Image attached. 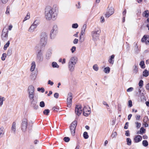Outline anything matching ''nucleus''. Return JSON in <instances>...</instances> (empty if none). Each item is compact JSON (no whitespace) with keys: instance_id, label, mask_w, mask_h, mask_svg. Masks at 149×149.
Instances as JSON below:
<instances>
[{"instance_id":"6e6d98bb","label":"nucleus","mask_w":149,"mask_h":149,"mask_svg":"<svg viewBox=\"0 0 149 149\" xmlns=\"http://www.w3.org/2000/svg\"><path fill=\"white\" fill-rule=\"evenodd\" d=\"M134 90V88L132 87H130L127 90V92H130Z\"/></svg>"},{"instance_id":"58836bf2","label":"nucleus","mask_w":149,"mask_h":149,"mask_svg":"<svg viewBox=\"0 0 149 149\" xmlns=\"http://www.w3.org/2000/svg\"><path fill=\"white\" fill-rule=\"evenodd\" d=\"M93 69L96 71H97L98 70V67L97 64L94 65L93 66Z\"/></svg>"},{"instance_id":"3c124183","label":"nucleus","mask_w":149,"mask_h":149,"mask_svg":"<svg viewBox=\"0 0 149 149\" xmlns=\"http://www.w3.org/2000/svg\"><path fill=\"white\" fill-rule=\"evenodd\" d=\"M6 13L8 15L10 14V8L9 7H7V8L6 11Z\"/></svg>"},{"instance_id":"9d476101","label":"nucleus","mask_w":149,"mask_h":149,"mask_svg":"<svg viewBox=\"0 0 149 149\" xmlns=\"http://www.w3.org/2000/svg\"><path fill=\"white\" fill-rule=\"evenodd\" d=\"M82 110L80 105H77L75 108V113L76 115L79 116L82 112Z\"/></svg>"},{"instance_id":"1a4fd4ad","label":"nucleus","mask_w":149,"mask_h":149,"mask_svg":"<svg viewBox=\"0 0 149 149\" xmlns=\"http://www.w3.org/2000/svg\"><path fill=\"white\" fill-rule=\"evenodd\" d=\"M27 125V119L26 118H24L22 120L21 127L22 130L23 132H25L26 131Z\"/></svg>"},{"instance_id":"5701e85b","label":"nucleus","mask_w":149,"mask_h":149,"mask_svg":"<svg viewBox=\"0 0 149 149\" xmlns=\"http://www.w3.org/2000/svg\"><path fill=\"white\" fill-rule=\"evenodd\" d=\"M149 12L148 10L145 11L143 13V16L146 17H148L149 16Z\"/></svg>"},{"instance_id":"aec40b11","label":"nucleus","mask_w":149,"mask_h":149,"mask_svg":"<svg viewBox=\"0 0 149 149\" xmlns=\"http://www.w3.org/2000/svg\"><path fill=\"white\" fill-rule=\"evenodd\" d=\"M27 91L28 92H32L34 93V87L32 85L29 86L28 87Z\"/></svg>"},{"instance_id":"412c9836","label":"nucleus","mask_w":149,"mask_h":149,"mask_svg":"<svg viewBox=\"0 0 149 149\" xmlns=\"http://www.w3.org/2000/svg\"><path fill=\"white\" fill-rule=\"evenodd\" d=\"M11 130L14 133H15L16 131V123L15 122H13L12 124L11 127Z\"/></svg>"},{"instance_id":"cd10ccee","label":"nucleus","mask_w":149,"mask_h":149,"mask_svg":"<svg viewBox=\"0 0 149 149\" xmlns=\"http://www.w3.org/2000/svg\"><path fill=\"white\" fill-rule=\"evenodd\" d=\"M58 29L57 26L56 24H55L53 25L52 29L51 30L58 32Z\"/></svg>"},{"instance_id":"f3484780","label":"nucleus","mask_w":149,"mask_h":149,"mask_svg":"<svg viewBox=\"0 0 149 149\" xmlns=\"http://www.w3.org/2000/svg\"><path fill=\"white\" fill-rule=\"evenodd\" d=\"M52 54V52L50 50H48L46 54V58L47 59H49L51 56Z\"/></svg>"},{"instance_id":"a19ab883","label":"nucleus","mask_w":149,"mask_h":149,"mask_svg":"<svg viewBox=\"0 0 149 149\" xmlns=\"http://www.w3.org/2000/svg\"><path fill=\"white\" fill-rule=\"evenodd\" d=\"M78 26V24L77 23L74 24H72V27L73 28H74V29L77 28Z\"/></svg>"},{"instance_id":"a211bd4d","label":"nucleus","mask_w":149,"mask_h":149,"mask_svg":"<svg viewBox=\"0 0 149 149\" xmlns=\"http://www.w3.org/2000/svg\"><path fill=\"white\" fill-rule=\"evenodd\" d=\"M29 94V97L31 101L34 100L33 98L34 96V93L32 92H28Z\"/></svg>"},{"instance_id":"c756f323","label":"nucleus","mask_w":149,"mask_h":149,"mask_svg":"<svg viewBox=\"0 0 149 149\" xmlns=\"http://www.w3.org/2000/svg\"><path fill=\"white\" fill-rule=\"evenodd\" d=\"M39 24V20H38L36 19V20H35V21H34V22H33V24H32L37 27V26Z\"/></svg>"},{"instance_id":"9b49d317","label":"nucleus","mask_w":149,"mask_h":149,"mask_svg":"<svg viewBox=\"0 0 149 149\" xmlns=\"http://www.w3.org/2000/svg\"><path fill=\"white\" fill-rule=\"evenodd\" d=\"M5 31V30L4 29L1 35V38L3 40H6L8 36V31L7 30H6Z\"/></svg>"},{"instance_id":"6ab92c4d","label":"nucleus","mask_w":149,"mask_h":149,"mask_svg":"<svg viewBox=\"0 0 149 149\" xmlns=\"http://www.w3.org/2000/svg\"><path fill=\"white\" fill-rule=\"evenodd\" d=\"M36 66V63L35 61H33L31 64V66L30 68V70L31 72L34 71Z\"/></svg>"},{"instance_id":"4d7b16f0","label":"nucleus","mask_w":149,"mask_h":149,"mask_svg":"<svg viewBox=\"0 0 149 149\" xmlns=\"http://www.w3.org/2000/svg\"><path fill=\"white\" fill-rule=\"evenodd\" d=\"M117 136V133L116 132H113L111 136L112 137L114 138L116 137Z\"/></svg>"},{"instance_id":"c9c22d12","label":"nucleus","mask_w":149,"mask_h":149,"mask_svg":"<svg viewBox=\"0 0 149 149\" xmlns=\"http://www.w3.org/2000/svg\"><path fill=\"white\" fill-rule=\"evenodd\" d=\"M4 98V97H2L1 96H0V107H1L3 105Z\"/></svg>"},{"instance_id":"774afa93","label":"nucleus","mask_w":149,"mask_h":149,"mask_svg":"<svg viewBox=\"0 0 149 149\" xmlns=\"http://www.w3.org/2000/svg\"><path fill=\"white\" fill-rule=\"evenodd\" d=\"M145 42L146 44H149V38H148Z\"/></svg>"},{"instance_id":"72a5a7b5","label":"nucleus","mask_w":149,"mask_h":149,"mask_svg":"<svg viewBox=\"0 0 149 149\" xmlns=\"http://www.w3.org/2000/svg\"><path fill=\"white\" fill-rule=\"evenodd\" d=\"M52 66L53 68H58L59 67V65L57 63L54 62L52 63Z\"/></svg>"},{"instance_id":"ea45409f","label":"nucleus","mask_w":149,"mask_h":149,"mask_svg":"<svg viewBox=\"0 0 149 149\" xmlns=\"http://www.w3.org/2000/svg\"><path fill=\"white\" fill-rule=\"evenodd\" d=\"M49 110L48 109H45L43 111V113L46 115H48L49 113Z\"/></svg>"},{"instance_id":"b1692460","label":"nucleus","mask_w":149,"mask_h":149,"mask_svg":"<svg viewBox=\"0 0 149 149\" xmlns=\"http://www.w3.org/2000/svg\"><path fill=\"white\" fill-rule=\"evenodd\" d=\"M149 75L148 71L146 70H145L143 72V75L145 77L148 76Z\"/></svg>"},{"instance_id":"79ce46f5","label":"nucleus","mask_w":149,"mask_h":149,"mask_svg":"<svg viewBox=\"0 0 149 149\" xmlns=\"http://www.w3.org/2000/svg\"><path fill=\"white\" fill-rule=\"evenodd\" d=\"M148 37L146 36H144L143 38L141 39V41L142 42H145L146 40Z\"/></svg>"},{"instance_id":"0e129e2a","label":"nucleus","mask_w":149,"mask_h":149,"mask_svg":"<svg viewBox=\"0 0 149 149\" xmlns=\"http://www.w3.org/2000/svg\"><path fill=\"white\" fill-rule=\"evenodd\" d=\"M83 111H89V108H88L86 107H84L83 109Z\"/></svg>"},{"instance_id":"e2e57ef3","label":"nucleus","mask_w":149,"mask_h":149,"mask_svg":"<svg viewBox=\"0 0 149 149\" xmlns=\"http://www.w3.org/2000/svg\"><path fill=\"white\" fill-rule=\"evenodd\" d=\"M48 84L52 86L54 84V83L50 80H49L48 82Z\"/></svg>"},{"instance_id":"473e14b6","label":"nucleus","mask_w":149,"mask_h":149,"mask_svg":"<svg viewBox=\"0 0 149 149\" xmlns=\"http://www.w3.org/2000/svg\"><path fill=\"white\" fill-rule=\"evenodd\" d=\"M83 136L85 139H87L89 137L88 134L87 132H85L84 133Z\"/></svg>"},{"instance_id":"a18cd8bd","label":"nucleus","mask_w":149,"mask_h":149,"mask_svg":"<svg viewBox=\"0 0 149 149\" xmlns=\"http://www.w3.org/2000/svg\"><path fill=\"white\" fill-rule=\"evenodd\" d=\"M40 106L41 107H43L45 106V104L43 101H41L40 103Z\"/></svg>"},{"instance_id":"bb28decb","label":"nucleus","mask_w":149,"mask_h":149,"mask_svg":"<svg viewBox=\"0 0 149 149\" xmlns=\"http://www.w3.org/2000/svg\"><path fill=\"white\" fill-rule=\"evenodd\" d=\"M4 133V128L1 127L0 128V136H3Z\"/></svg>"},{"instance_id":"2eb2a0df","label":"nucleus","mask_w":149,"mask_h":149,"mask_svg":"<svg viewBox=\"0 0 149 149\" xmlns=\"http://www.w3.org/2000/svg\"><path fill=\"white\" fill-rule=\"evenodd\" d=\"M36 27V26L32 24L28 29V31L29 32H33Z\"/></svg>"},{"instance_id":"e433bc0d","label":"nucleus","mask_w":149,"mask_h":149,"mask_svg":"<svg viewBox=\"0 0 149 149\" xmlns=\"http://www.w3.org/2000/svg\"><path fill=\"white\" fill-rule=\"evenodd\" d=\"M6 54L5 53H4L3 54L2 56L1 57V60L2 61H4L5 60L6 58Z\"/></svg>"},{"instance_id":"680f3d73","label":"nucleus","mask_w":149,"mask_h":149,"mask_svg":"<svg viewBox=\"0 0 149 149\" xmlns=\"http://www.w3.org/2000/svg\"><path fill=\"white\" fill-rule=\"evenodd\" d=\"M128 124L129 123L128 122H126V123L124 127L125 129H126L128 128Z\"/></svg>"},{"instance_id":"c03bdc74","label":"nucleus","mask_w":149,"mask_h":149,"mask_svg":"<svg viewBox=\"0 0 149 149\" xmlns=\"http://www.w3.org/2000/svg\"><path fill=\"white\" fill-rule=\"evenodd\" d=\"M139 86L142 87L143 86V81L142 80H141L139 81Z\"/></svg>"},{"instance_id":"2f4dec72","label":"nucleus","mask_w":149,"mask_h":149,"mask_svg":"<svg viewBox=\"0 0 149 149\" xmlns=\"http://www.w3.org/2000/svg\"><path fill=\"white\" fill-rule=\"evenodd\" d=\"M142 144L143 146L146 147L148 145V142L146 140H143L142 142Z\"/></svg>"},{"instance_id":"5fc2aeb1","label":"nucleus","mask_w":149,"mask_h":149,"mask_svg":"<svg viewBox=\"0 0 149 149\" xmlns=\"http://www.w3.org/2000/svg\"><path fill=\"white\" fill-rule=\"evenodd\" d=\"M132 101L131 100H129L128 101V106L129 107H132Z\"/></svg>"},{"instance_id":"7c9ffc66","label":"nucleus","mask_w":149,"mask_h":149,"mask_svg":"<svg viewBox=\"0 0 149 149\" xmlns=\"http://www.w3.org/2000/svg\"><path fill=\"white\" fill-rule=\"evenodd\" d=\"M10 45V41H8L7 43L4 45L3 49L5 50H6L7 48L9 47Z\"/></svg>"},{"instance_id":"09e8293b","label":"nucleus","mask_w":149,"mask_h":149,"mask_svg":"<svg viewBox=\"0 0 149 149\" xmlns=\"http://www.w3.org/2000/svg\"><path fill=\"white\" fill-rule=\"evenodd\" d=\"M64 140L65 142H68L70 140V138L68 137H65L63 139Z\"/></svg>"},{"instance_id":"20e7f679","label":"nucleus","mask_w":149,"mask_h":149,"mask_svg":"<svg viewBox=\"0 0 149 149\" xmlns=\"http://www.w3.org/2000/svg\"><path fill=\"white\" fill-rule=\"evenodd\" d=\"M48 36L47 33L45 32L41 33L40 35V44L41 48L45 47L47 43Z\"/></svg>"},{"instance_id":"ddd939ff","label":"nucleus","mask_w":149,"mask_h":149,"mask_svg":"<svg viewBox=\"0 0 149 149\" xmlns=\"http://www.w3.org/2000/svg\"><path fill=\"white\" fill-rule=\"evenodd\" d=\"M142 139V137L140 135H138L135 136L134 138V140L136 143H138Z\"/></svg>"},{"instance_id":"4468645a","label":"nucleus","mask_w":149,"mask_h":149,"mask_svg":"<svg viewBox=\"0 0 149 149\" xmlns=\"http://www.w3.org/2000/svg\"><path fill=\"white\" fill-rule=\"evenodd\" d=\"M58 32L51 30L50 33V37L52 39H54L56 35Z\"/></svg>"},{"instance_id":"393cba45","label":"nucleus","mask_w":149,"mask_h":149,"mask_svg":"<svg viewBox=\"0 0 149 149\" xmlns=\"http://www.w3.org/2000/svg\"><path fill=\"white\" fill-rule=\"evenodd\" d=\"M103 71L105 73L108 74L110 72V68L109 67H107L104 69Z\"/></svg>"},{"instance_id":"7ed1b4c3","label":"nucleus","mask_w":149,"mask_h":149,"mask_svg":"<svg viewBox=\"0 0 149 149\" xmlns=\"http://www.w3.org/2000/svg\"><path fill=\"white\" fill-rule=\"evenodd\" d=\"M36 55V61L37 62L42 61L43 60V52L42 49L38 45L36 46L35 48Z\"/></svg>"},{"instance_id":"a878e982","label":"nucleus","mask_w":149,"mask_h":149,"mask_svg":"<svg viewBox=\"0 0 149 149\" xmlns=\"http://www.w3.org/2000/svg\"><path fill=\"white\" fill-rule=\"evenodd\" d=\"M91 113V110L90 108H89V111H86L85 110V111H83V114L84 116H88Z\"/></svg>"},{"instance_id":"338daca9","label":"nucleus","mask_w":149,"mask_h":149,"mask_svg":"<svg viewBox=\"0 0 149 149\" xmlns=\"http://www.w3.org/2000/svg\"><path fill=\"white\" fill-rule=\"evenodd\" d=\"M146 88L147 90L149 91V83L146 85Z\"/></svg>"},{"instance_id":"49530a36","label":"nucleus","mask_w":149,"mask_h":149,"mask_svg":"<svg viewBox=\"0 0 149 149\" xmlns=\"http://www.w3.org/2000/svg\"><path fill=\"white\" fill-rule=\"evenodd\" d=\"M37 91H41L42 93H44L45 91V89L43 88H37Z\"/></svg>"},{"instance_id":"39448f33","label":"nucleus","mask_w":149,"mask_h":149,"mask_svg":"<svg viewBox=\"0 0 149 149\" xmlns=\"http://www.w3.org/2000/svg\"><path fill=\"white\" fill-rule=\"evenodd\" d=\"M100 33V29H96L92 31L91 34L93 40L96 41L98 39Z\"/></svg>"},{"instance_id":"de8ad7c7","label":"nucleus","mask_w":149,"mask_h":149,"mask_svg":"<svg viewBox=\"0 0 149 149\" xmlns=\"http://www.w3.org/2000/svg\"><path fill=\"white\" fill-rule=\"evenodd\" d=\"M76 47L75 46L72 47L70 49L72 53H73L75 51Z\"/></svg>"},{"instance_id":"37998d69","label":"nucleus","mask_w":149,"mask_h":149,"mask_svg":"<svg viewBox=\"0 0 149 149\" xmlns=\"http://www.w3.org/2000/svg\"><path fill=\"white\" fill-rule=\"evenodd\" d=\"M12 53V50L11 49H9L7 51V54L8 56H10Z\"/></svg>"},{"instance_id":"69168bd1","label":"nucleus","mask_w":149,"mask_h":149,"mask_svg":"<svg viewBox=\"0 0 149 149\" xmlns=\"http://www.w3.org/2000/svg\"><path fill=\"white\" fill-rule=\"evenodd\" d=\"M78 39H75L73 41V42L74 44H76L78 43Z\"/></svg>"},{"instance_id":"4c0bfd02","label":"nucleus","mask_w":149,"mask_h":149,"mask_svg":"<svg viewBox=\"0 0 149 149\" xmlns=\"http://www.w3.org/2000/svg\"><path fill=\"white\" fill-rule=\"evenodd\" d=\"M127 144L128 145H130L131 144V140L130 138L127 139Z\"/></svg>"},{"instance_id":"4be33fe9","label":"nucleus","mask_w":149,"mask_h":149,"mask_svg":"<svg viewBox=\"0 0 149 149\" xmlns=\"http://www.w3.org/2000/svg\"><path fill=\"white\" fill-rule=\"evenodd\" d=\"M86 24H84L83 26L82 27L81 29V35L83 36V35L84 34L85 32V30L86 28Z\"/></svg>"},{"instance_id":"13d9d810","label":"nucleus","mask_w":149,"mask_h":149,"mask_svg":"<svg viewBox=\"0 0 149 149\" xmlns=\"http://www.w3.org/2000/svg\"><path fill=\"white\" fill-rule=\"evenodd\" d=\"M54 97L57 99L59 97V94L58 93H55L54 94Z\"/></svg>"},{"instance_id":"6e6552de","label":"nucleus","mask_w":149,"mask_h":149,"mask_svg":"<svg viewBox=\"0 0 149 149\" xmlns=\"http://www.w3.org/2000/svg\"><path fill=\"white\" fill-rule=\"evenodd\" d=\"M114 9L112 7H108L107 10V11L105 14L106 17L108 18L114 13Z\"/></svg>"},{"instance_id":"f257e3e1","label":"nucleus","mask_w":149,"mask_h":149,"mask_svg":"<svg viewBox=\"0 0 149 149\" xmlns=\"http://www.w3.org/2000/svg\"><path fill=\"white\" fill-rule=\"evenodd\" d=\"M58 13L57 9L52 8L49 6L47 7L45 10V18L47 21H50L52 19L54 20L57 17Z\"/></svg>"},{"instance_id":"dca6fc26","label":"nucleus","mask_w":149,"mask_h":149,"mask_svg":"<svg viewBox=\"0 0 149 149\" xmlns=\"http://www.w3.org/2000/svg\"><path fill=\"white\" fill-rule=\"evenodd\" d=\"M115 56L114 55H111L109 57V58L108 60V62L109 63L111 64H113L114 62V58Z\"/></svg>"},{"instance_id":"423d86ee","label":"nucleus","mask_w":149,"mask_h":149,"mask_svg":"<svg viewBox=\"0 0 149 149\" xmlns=\"http://www.w3.org/2000/svg\"><path fill=\"white\" fill-rule=\"evenodd\" d=\"M77 121L74 120L71 123L70 127L71 134L73 136H74L75 135V129L77 125Z\"/></svg>"},{"instance_id":"f704fd0d","label":"nucleus","mask_w":149,"mask_h":149,"mask_svg":"<svg viewBox=\"0 0 149 149\" xmlns=\"http://www.w3.org/2000/svg\"><path fill=\"white\" fill-rule=\"evenodd\" d=\"M139 65L141 66V68H145V67L144 66V65H145L144 62L143 61H141Z\"/></svg>"},{"instance_id":"052dcab7","label":"nucleus","mask_w":149,"mask_h":149,"mask_svg":"<svg viewBox=\"0 0 149 149\" xmlns=\"http://www.w3.org/2000/svg\"><path fill=\"white\" fill-rule=\"evenodd\" d=\"M105 21L104 18L103 16H102L100 18V22L101 23L104 22Z\"/></svg>"},{"instance_id":"8fccbe9b","label":"nucleus","mask_w":149,"mask_h":149,"mask_svg":"<svg viewBox=\"0 0 149 149\" xmlns=\"http://www.w3.org/2000/svg\"><path fill=\"white\" fill-rule=\"evenodd\" d=\"M84 40V39L82 36L81 35L79 36V41L81 42H83Z\"/></svg>"},{"instance_id":"0eeeda50","label":"nucleus","mask_w":149,"mask_h":149,"mask_svg":"<svg viewBox=\"0 0 149 149\" xmlns=\"http://www.w3.org/2000/svg\"><path fill=\"white\" fill-rule=\"evenodd\" d=\"M72 99V93H69L68 94L67 100V106L68 107L70 108L71 107Z\"/></svg>"},{"instance_id":"864d4df0","label":"nucleus","mask_w":149,"mask_h":149,"mask_svg":"<svg viewBox=\"0 0 149 149\" xmlns=\"http://www.w3.org/2000/svg\"><path fill=\"white\" fill-rule=\"evenodd\" d=\"M140 130L142 134L144 133L146 131V130L144 129L143 127H141Z\"/></svg>"},{"instance_id":"f8f14e48","label":"nucleus","mask_w":149,"mask_h":149,"mask_svg":"<svg viewBox=\"0 0 149 149\" xmlns=\"http://www.w3.org/2000/svg\"><path fill=\"white\" fill-rule=\"evenodd\" d=\"M31 101V106L34 109H37L38 107V106L36 105L37 102L34 101V100H33Z\"/></svg>"},{"instance_id":"c85d7f7f","label":"nucleus","mask_w":149,"mask_h":149,"mask_svg":"<svg viewBox=\"0 0 149 149\" xmlns=\"http://www.w3.org/2000/svg\"><path fill=\"white\" fill-rule=\"evenodd\" d=\"M30 18V14L28 13H27L26 15L24 17L23 21H25L28 19H29Z\"/></svg>"},{"instance_id":"f03ea898","label":"nucleus","mask_w":149,"mask_h":149,"mask_svg":"<svg viewBox=\"0 0 149 149\" xmlns=\"http://www.w3.org/2000/svg\"><path fill=\"white\" fill-rule=\"evenodd\" d=\"M77 61V58L76 56L72 57L70 59L68 63V68L70 72H72L74 70L75 65Z\"/></svg>"},{"instance_id":"bf43d9fd","label":"nucleus","mask_w":149,"mask_h":149,"mask_svg":"<svg viewBox=\"0 0 149 149\" xmlns=\"http://www.w3.org/2000/svg\"><path fill=\"white\" fill-rule=\"evenodd\" d=\"M148 120V117H145L144 118V119H143V123H147V122Z\"/></svg>"},{"instance_id":"603ef678","label":"nucleus","mask_w":149,"mask_h":149,"mask_svg":"<svg viewBox=\"0 0 149 149\" xmlns=\"http://www.w3.org/2000/svg\"><path fill=\"white\" fill-rule=\"evenodd\" d=\"M135 124L136 125V127L138 128H139L141 125V124L140 123H139L138 122H136L135 123Z\"/></svg>"}]
</instances>
